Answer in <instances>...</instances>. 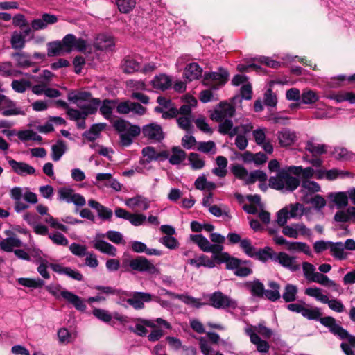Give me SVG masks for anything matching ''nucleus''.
<instances>
[{"mask_svg": "<svg viewBox=\"0 0 355 355\" xmlns=\"http://www.w3.org/2000/svg\"><path fill=\"white\" fill-rule=\"evenodd\" d=\"M321 324L329 329V331L341 340L346 339L347 343L343 342L340 348L345 355H355V336L350 334L343 327L337 324L331 316H325L320 320Z\"/></svg>", "mask_w": 355, "mask_h": 355, "instance_id": "f257e3e1", "label": "nucleus"}, {"mask_svg": "<svg viewBox=\"0 0 355 355\" xmlns=\"http://www.w3.org/2000/svg\"><path fill=\"white\" fill-rule=\"evenodd\" d=\"M300 168H295V166H286L281 168L275 176L269 178V186L275 189L284 191H293L300 185V180L296 177L291 175L297 173Z\"/></svg>", "mask_w": 355, "mask_h": 355, "instance_id": "f03ea898", "label": "nucleus"}, {"mask_svg": "<svg viewBox=\"0 0 355 355\" xmlns=\"http://www.w3.org/2000/svg\"><path fill=\"white\" fill-rule=\"evenodd\" d=\"M106 237L114 243L119 244L123 241V234L118 231L110 230L105 234L97 233L94 239L92 241L93 247L103 254L114 257L116 254V248L110 243L103 241L101 238Z\"/></svg>", "mask_w": 355, "mask_h": 355, "instance_id": "7ed1b4c3", "label": "nucleus"}, {"mask_svg": "<svg viewBox=\"0 0 355 355\" xmlns=\"http://www.w3.org/2000/svg\"><path fill=\"white\" fill-rule=\"evenodd\" d=\"M114 128L120 133V141L124 146H130L132 143L133 138L141 132L139 125L131 124L129 121L123 119L116 121Z\"/></svg>", "mask_w": 355, "mask_h": 355, "instance_id": "20e7f679", "label": "nucleus"}, {"mask_svg": "<svg viewBox=\"0 0 355 355\" xmlns=\"http://www.w3.org/2000/svg\"><path fill=\"white\" fill-rule=\"evenodd\" d=\"M304 294L321 303L327 304L329 308L336 313H343L345 311V306L340 300L336 298L329 300L320 288L315 286L307 288L304 291Z\"/></svg>", "mask_w": 355, "mask_h": 355, "instance_id": "39448f33", "label": "nucleus"}, {"mask_svg": "<svg viewBox=\"0 0 355 355\" xmlns=\"http://www.w3.org/2000/svg\"><path fill=\"white\" fill-rule=\"evenodd\" d=\"M207 297L209 304L217 309L234 310L238 306V302L236 300L219 291L208 295Z\"/></svg>", "mask_w": 355, "mask_h": 355, "instance_id": "423d86ee", "label": "nucleus"}, {"mask_svg": "<svg viewBox=\"0 0 355 355\" xmlns=\"http://www.w3.org/2000/svg\"><path fill=\"white\" fill-rule=\"evenodd\" d=\"M101 101L98 98H94L89 103H86L79 107L81 110L73 108H67V114L69 118L75 121L80 119H85L88 115L93 114L97 111Z\"/></svg>", "mask_w": 355, "mask_h": 355, "instance_id": "0eeeda50", "label": "nucleus"}, {"mask_svg": "<svg viewBox=\"0 0 355 355\" xmlns=\"http://www.w3.org/2000/svg\"><path fill=\"white\" fill-rule=\"evenodd\" d=\"M229 75L226 69L220 67L218 71L205 73L202 83L217 90L227 83Z\"/></svg>", "mask_w": 355, "mask_h": 355, "instance_id": "6e6552de", "label": "nucleus"}, {"mask_svg": "<svg viewBox=\"0 0 355 355\" xmlns=\"http://www.w3.org/2000/svg\"><path fill=\"white\" fill-rule=\"evenodd\" d=\"M129 266L133 270L148 275H158L160 273L159 269L144 257H137L131 259Z\"/></svg>", "mask_w": 355, "mask_h": 355, "instance_id": "1a4fd4ad", "label": "nucleus"}, {"mask_svg": "<svg viewBox=\"0 0 355 355\" xmlns=\"http://www.w3.org/2000/svg\"><path fill=\"white\" fill-rule=\"evenodd\" d=\"M253 128L252 123H242L239 126L233 127V122L232 120H225L222 123H220L218 130L223 135H229L232 137L237 134L245 135L250 132Z\"/></svg>", "mask_w": 355, "mask_h": 355, "instance_id": "9d476101", "label": "nucleus"}, {"mask_svg": "<svg viewBox=\"0 0 355 355\" xmlns=\"http://www.w3.org/2000/svg\"><path fill=\"white\" fill-rule=\"evenodd\" d=\"M234 113L235 107L231 103L220 102L211 114V119L222 123L225 120H231Z\"/></svg>", "mask_w": 355, "mask_h": 355, "instance_id": "9b49d317", "label": "nucleus"}, {"mask_svg": "<svg viewBox=\"0 0 355 355\" xmlns=\"http://www.w3.org/2000/svg\"><path fill=\"white\" fill-rule=\"evenodd\" d=\"M58 199L67 203H73L78 207H83L86 203L85 198L80 193H75L70 187L60 188L58 191Z\"/></svg>", "mask_w": 355, "mask_h": 355, "instance_id": "f8f14e48", "label": "nucleus"}, {"mask_svg": "<svg viewBox=\"0 0 355 355\" xmlns=\"http://www.w3.org/2000/svg\"><path fill=\"white\" fill-rule=\"evenodd\" d=\"M62 42L64 46V52L67 53H71L74 50L83 52L86 51L88 45L85 40L78 38L73 34L66 35Z\"/></svg>", "mask_w": 355, "mask_h": 355, "instance_id": "ddd939ff", "label": "nucleus"}, {"mask_svg": "<svg viewBox=\"0 0 355 355\" xmlns=\"http://www.w3.org/2000/svg\"><path fill=\"white\" fill-rule=\"evenodd\" d=\"M190 240L196 243L205 252H211L214 256L221 252L224 247L219 245H212L209 241L202 234H191Z\"/></svg>", "mask_w": 355, "mask_h": 355, "instance_id": "4468645a", "label": "nucleus"}, {"mask_svg": "<svg viewBox=\"0 0 355 355\" xmlns=\"http://www.w3.org/2000/svg\"><path fill=\"white\" fill-rule=\"evenodd\" d=\"M267 129L266 128H259L252 132V135L255 143L261 146L268 154H272L274 150L271 140L266 137Z\"/></svg>", "mask_w": 355, "mask_h": 355, "instance_id": "2eb2a0df", "label": "nucleus"}, {"mask_svg": "<svg viewBox=\"0 0 355 355\" xmlns=\"http://www.w3.org/2000/svg\"><path fill=\"white\" fill-rule=\"evenodd\" d=\"M144 137L149 140L161 141L164 138V134L160 125L150 123L145 125L141 129Z\"/></svg>", "mask_w": 355, "mask_h": 355, "instance_id": "dca6fc26", "label": "nucleus"}, {"mask_svg": "<svg viewBox=\"0 0 355 355\" xmlns=\"http://www.w3.org/2000/svg\"><path fill=\"white\" fill-rule=\"evenodd\" d=\"M274 261L279 263L291 272H295L300 269V264L297 262L295 257L290 256L286 252L277 253L274 257Z\"/></svg>", "mask_w": 355, "mask_h": 355, "instance_id": "f3484780", "label": "nucleus"}, {"mask_svg": "<svg viewBox=\"0 0 355 355\" xmlns=\"http://www.w3.org/2000/svg\"><path fill=\"white\" fill-rule=\"evenodd\" d=\"M153 300V295L149 293L134 292L132 297L127 300V302L135 309L139 310L144 308V303Z\"/></svg>", "mask_w": 355, "mask_h": 355, "instance_id": "a211bd4d", "label": "nucleus"}, {"mask_svg": "<svg viewBox=\"0 0 355 355\" xmlns=\"http://www.w3.org/2000/svg\"><path fill=\"white\" fill-rule=\"evenodd\" d=\"M277 139L281 147H288L295 144L297 139L296 133L288 128H282L277 134Z\"/></svg>", "mask_w": 355, "mask_h": 355, "instance_id": "6ab92c4d", "label": "nucleus"}, {"mask_svg": "<svg viewBox=\"0 0 355 355\" xmlns=\"http://www.w3.org/2000/svg\"><path fill=\"white\" fill-rule=\"evenodd\" d=\"M311 282L318 283L323 286L330 288L332 291L338 294L342 293L343 288L340 284L335 281L330 279L327 275L318 272L315 275V278L311 279Z\"/></svg>", "mask_w": 355, "mask_h": 355, "instance_id": "aec40b11", "label": "nucleus"}, {"mask_svg": "<svg viewBox=\"0 0 355 355\" xmlns=\"http://www.w3.org/2000/svg\"><path fill=\"white\" fill-rule=\"evenodd\" d=\"M214 259H216L217 264L223 263H226V268L229 270H236V268L241 264V260L232 257L227 252H218L217 254L214 256Z\"/></svg>", "mask_w": 355, "mask_h": 355, "instance_id": "412c9836", "label": "nucleus"}, {"mask_svg": "<svg viewBox=\"0 0 355 355\" xmlns=\"http://www.w3.org/2000/svg\"><path fill=\"white\" fill-rule=\"evenodd\" d=\"M187 263L196 268H199L202 266L213 268L216 266V259H214V254H212L211 258L205 254H201L193 259H189L187 260Z\"/></svg>", "mask_w": 355, "mask_h": 355, "instance_id": "4be33fe9", "label": "nucleus"}, {"mask_svg": "<svg viewBox=\"0 0 355 355\" xmlns=\"http://www.w3.org/2000/svg\"><path fill=\"white\" fill-rule=\"evenodd\" d=\"M62 297L78 311H85L87 309L85 300L71 291H63Z\"/></svg>", "mask_w": 355, "mask_h": 355, "instance_id": "5701e85b", "label": "nucleus"}, {"mask_svg": "<svg viewBox=\"0 0 355 355\" xmlns=\"http://www.w3.org/2000/svg\"><path fill=\"white\" fill-rule=\"evenodd\" d=\"M51 268L60 275H65L77 281H82L83 279V275L79 271L73 270L70 267H65L58 263H52L51 264Z\"/></svg>", "mask_w": 355, "mask_h": 355, "instance_id": "b1692460", "label": "nucleus"}, {"mask_svg": "<svg viewBox=\"0 0 355 355\" xmlns=\"http://www.w3.org/2000/svg\"><path fill=\"white\" fill-rule=\"evenodd\" d=\"M11 57L15 60L17 67L27 69L34 64L31 55L25 51H20L13 53Z\"/></svg>", "mask_w": 355, "mask_h": 355, "instance_id": "393cba45", "label": "nucleus"}, {"mask_svg": "<svg viewBox=\"0 0 355 355\" xmlns=\"http://www.w3.org/2000/svg\"><path fill=\"white\" fill-rule=\"evenodd\" d=\"M6 234L9 237L6 238L0 241V249L5 252H12L15 248L21 247L22 242L16 236H11L12 232L9 230L5 232Z\"/></svg>", "mask_w": 355, "mask_h": 355, "instance_id": "a878e982", "label": "nucleus"}, {"mask_svg": "<svg viewBox=\"0 0 355 355\" xmlns=\"http://www.w3.org/2000/svg\"><path fill=\"white\" fill-rule=\"evenodd\" d=\"M114 45V37L106 34L98 35L94 42L95 48L101 51H112Z\"/></svg>", "mask_w": 355, "mask_h": 355, "instance_id": "bb28decb", "label": "nucleus"}, {"mask_svg": "<svg viewBox=\"0 0 355 355\" xmlns=\"http://www.w3.org/2000/svg\"><path fill=\"white\" fill-rule=\"evenodd\" d=\"M8 163L13 171L21 176L33 175L35 173V168L25 162H17L14 159H10L8 161Z\"/></svg>", "mask_w": 355, "mask_h": 355, "instance_id": "cd10ccee", "label": "nucleus"}, {"mask_svg": "<svg viewBox=\"0 0 355 355\" xmlns=\"http://www.w3.org/2000/svg\"><path fill=\"white\" fill-rule=\"evenodd\" d=\"M202 67L196 62L187 64L184 71V77L189 82L199 79L202 76Z\"/></svg>", "mask_w": 355, "mask_h": 355, "instance_id": "c85d7f7f", "label": "nucleus"}, {"mask_svg": "<svg viewBox=\"0 0 355 355\" xmlns=\"http://www.w3.org/2000/svg\"><path fill=\"white\" fill-rule=\"evenodd\" d=\"M88 205L91 208L96 210L98 216L101 219L106 220L112 218L113 215L112 211L108 207L102 205L98 202L91 199L88 201Z\"/></svg>", "mask_w": 355, "mask_h": 355, "instance_id": "c756f323", "label": "nucleus"}, {"mask_svg": "<svg viewBox=\"0 0 355 355\" xmlns=\"http://www.w3.org/2000/svg\"><path fill=\"white\" fill-rule=\"evenodd\" d=\"M334 220L338 223L352 221L355 223V207H349L346 209L336 211L334 215Z\"/></svg>", "mask_w": 355, "mask_h": 355, "instance_id": "7c9ffc66", "label": "nucleus"}, {"mask_svg": "<svg viewBox=\"0 0 355 355\" xmlns=\"http://www.w3.org/2000/svg\"><path fill=\"white\" fill-rule=\"evenodd\" d=\"M1 114L4 116L25 115V112L17 106L16 103L7 98L3 108Z\"/></svg>", "mask_w": 355, "mask_h": 355, "instance_id": "2f4dec72", "label": "nucleus"}, {"mask_svg": "<svg viewBox=\"0 0 355 355\" xmlns=\"http://www.w3.org/2000/svg\"><path fill=\"white\" fill-rule=\"evenodd\" d=\"M125 204L131 209L138 208L141 210H146L150 207L148 199L141 196L127 199Z\"/></svg>", "mask_w": 355, "mask_h": 355, "instance_id": "473e14b6", "label": "nucleus"}, {"mask_svg": "<svg viewBox=\"0 0 355 355\" xmlns=\"http://www.w3.org/2000/svg\"><path fill=\"white\" fill-rule=\"evenodd\" d=\"M247 335L250 337V342L256 346L258 352L261 353L268 352L270 346L267 341L262 340L258 334L252 333L250 329L247 331Z\"/></svg>", "mask_w": 355, "mask_h": 355, "instance_id": "72a5a7b5", "label": "nucleus"}, {"mask_svg": "<svg viewBox=\"0 0 355 355\" xmlns=\"http://www.w3.org/2000/svg\"><path fill=\"white\" fill-rule=\"evenodd\" d=\"M268 289H265L264 297L271 302H276L281 297L280 285L274 281H270L268 284Z\"/></svg>", "mask_w": 355, "mask_h": 355, "instance_id": "f704fd0d", "label": "nucleus"}, {"mask_svg": "<svg viewBox=\"0 0 355 355\" xmlns=\"http://www.w3.org/2000/svg\"><path fill=\"white\" fill-rule=\"evenodd\" d=\"M151 83L155 89L164 91L171 86L172 81L168 76L159 74L152 80Z\"/></svg>", "mask_w": 355, "mask_h": 355, "instance_id": "c9c22d12", "label": "nucleus"}, {"mask_svg": "<svg viewBox=\"0 0 355 355\" xmlns=\"http://www.w3.org/2000/svg\"><path fill=\"white\" fill-rule=\"evenodd\" d=\"M68 99L69 101L76 103L78 107H80L84 103H89L94 98H92L89 92H81L78 93H69Z\"/></svg>", "mask_w": 355, "mask_h": 355, "instance_id": "e433bc0d", "label": "nucleus"}, {"mask_svg": "<svg viewBox=\"0 0 355 355\" xmlns=\"http://www.w3.org/2000/svg\"><path fill=\"white\" fill-rule=\"evenodd\" d=\"M249 329L254 334H260L264 338H269L272 335V331L271 329L266 327L263 322H260L257 325H248L245 328V332L247 334V331Z\"/></svg>", "mask_w": 355, "mask_h": 355, "instance_id": "4c0bfd02", "label": "nucleus"}, {"mask_svg": "<svg viewBox=\"0 0 355 355\" xmlns=\"http://www.w3.org/2000/svg\"><path fill=\"white\" fill-rule=\"evenodd\" d=\"M105 123L94 124L83 133V137L89 141H94L100 137L101 132L105 128Z\"/></svg>", "mask_w": 355, "mask_h": 355, "instance_id": "58836bf2", "label": "nucleus"}, {"mask_svg": "<svg viewBox=\"0 0 355 355\" xmlns=\"http://www.w3.org/2000/svg\"><path fill=\"white\" fill-rule=\"evenodd\" d=\"M246 287L253 296L263 297L265 295L264 285L259 280L255 279L246 284Z\"/></svg>", "mask_w": 355, "mask_h": 355, "instance_id": "ea45409f", "label": "nucleus"}, {"mask_svg": "<svg viewBox=\"0 0 355 355\" xmlns=\"http://www.w3.org/2000/svg\"><path fill=\"white\" fill-rule=\"evenodd\" d=\"M305 149L311 153L313 156H318L326 153L327 146L318 144L311 139L306 142Z\"/></svg>", "mask_w": 355, "mask_h": 355, "instance_id": "a19ab883", "label": "nucleus"}, {"mask_svg": "<svg viewBox=\"0 0 355 355\" xmlns=\"http://www.w3.org/2000/svg\"><path fill=\"white\" fill-rule=\"evenodd\" d=\"M217 167L212 169V173L219 177L224 178L227 173V159L223 156H218L216 159Z\"/></svg>", "mask_w": 355, "mask_h": 355, "instance_id": "79ce46f5", "label": "nucleus"}, {"mask_svg": "<svg viewBox=\"0 0 355 355\" xmlns=\"http://www.w3.org/2000/svg\"><path fill=\"white\" fill-rule=\"evenodd\" d=\"M298 289L295 285L287 284L281 295L285 302H292L296 300Z\"/></svg>", "mask_w": 355, "mask_h": 355, "instance_id": "37998d69", "label": "nucleus"}, {"mask_svg": "<svg viewBox=\"0 0 355 355\" xmlns=\"http://www.w3.org/2000/svg\"><path fill=\"white\" fill-rule=\"evenodd\" d=\"M67 146L62 140H58L55 144L51 146V157L54 162H58L65 153Z\"/></svg>", "mask_w": 355, "mask_h": 355, "instance_id": "c03bdc74", "label": "nucleus"}, {"mask_svg": "<svg viewBox=\"0 0 355 355\" xmlns=\"http://www.w3.org/2000/svg\"><path fill=\"white\" fill-rule=\"evenodd\" d=\"M329 250L331 254L337 259L343 260L347 257V254L344 251V245L342 242H331Z\"/></svg>", "mask_w": 355, "mask_h": 355, "instance_id": "a18cd8bd", "label": "nucleus"}, {"mask_svg": "<svg viewBox=\"0 0 355 355\" xmlns=\"http://www.w3.org/2000/svg\"><path fill=\"white\" fill-rule=\"evenodd\" d=\"M291 218H300L304 214V206L299 202L290 204L285 207Z\"/></svg>", "mask_w": 355, "mask_h": 355, "instance_id": "49530a36", "label": "nucleus"}, {"mask_svg": "<svg viewBox=\"0 0 355 355\" xmlns=\"http://www.w3.org/2000/svg\"><path fill=\"white\" fill-rule=\"evenodd\" d=\"M116 101L115 100H104L98 107L101 114L106 119H110L112 116L113 108L115 107Z\"/></svg>", "mask_w": 355, "mask_h": 355, "instance_id": "de8ad7c7", "label": "nucleus"}, {"mask_svg": "<svg viewBox=\"0 0 355 355\" xmlns=\"http://www.w3.org/2000/svg\"><path fill=\"white\" fill-rule=\"evenodd\" d=\"M121 67L123 71L126 73H132L138 71L141 68L139 62L130 57H127L123 60Z\"/></svg>", "mask_w": 355, "mask_h": 355, "instance_id": "09e8293b", "label": "nucleus"}, {"mask_svg": "<svg viewBox=\"0 0 355 355\" xmlns=\"http://www.w3.org/2000/svg\"><path fill=\"white\" fill-rule=\"evenodd\" d=\"M186 158L185 152L180 147L172 148V155L169 156V163L172 165H178L182 163Z\"/></svg>", "mask_w": 355, "mask_h": 355, "instance_id": "8fccbe9b", "label": "nucleus"}, {"mask_svg": "<svg viewBox=\"0 0 355 355\" xmlns=\"http://www.w3.org/2000/svg\"><path fill=\"white\" fill-rule=\"evenodd\" d=\"M64 52V46L62 41H55L48 43L47 55L49 57L60 55Z\"/></svg>", "mask_w": 355, "mask_h": 355, "instance_id": "3c124183", "label": "nucleus"}, {"mask_svg": "<svg viewBox=\"0 0 355 355\" xmlns=\"http://www.w3.org/2000/svg\"><path fill=\"white\" fill-rule=\"evenodd\" d=\"M10 44L14 49H22L26 44L24 34L17 31L13 32L10 38Z\"/></svg>", "mask_w": 355, "mask_h": 355, "instance_id": "603ef678", "label": "nucleus"}, {"mask_svg": "<svg viewBox=\"0 0 355 355\" xmlns=\"http://www.w3.org/2000/svg\"><path fill=\"white\" fill-rule=\"evenodd\" d=\"M17 282L23 286L32 288H41L44 284V281L40 278L31 279L21 277L17 279Z\"/></svg>", "mask_w": 355, "mask_h": 355, "instance_id": "864d4df0", "label": "nucleus"}, {"mask_svg": "<svg viewBox=\"0 0 355 355\" xmlns=\"http://www.w3.org/2000/svg\"><path fill=\"white\" fill-rule=\"evenodd\" d=\"M277 252H275L271 248L266 247L262 250H256V254L254 258H256L261 261H266L268 259H271L274 261V257L276 255Z\"/></svg>", "mask_w": 355, "mask_h": 355, "instance_id": "5fc2aeb1", "label": "nucleus"}, {"mask_svg": "<svg viewBox=\"0 0 355 355\" xmlns=\"http://www.w3.org/2000/svg\"><path fill=\"white\" fill-rule=\"evenodd\" d=\"M302 315L310 320H319L322 318V313L318 307L308 308L304 306Z\"/></svg>", "mask_w": 355, "mask_h": 355, "instance_id": "6e6d98bb", "label": "nucleus"}, {"mask_svg": "<svg viewBox=\"0 0 355 355\" xmlns=\"http://www.w3.org/2000/svg\"><path fill=\"white\" fill-rule=\"evenodd\" d=\"M346 80H347L348 82H354L355 73L349 77H346L344 75H339L338 76L333 77L329 82V86L333 88L338 87L342 86L344 82H345Z\"/></svg>", "mask_w": 355, "mask_h": 355, "instance_id": "4d7b16f0", "label": "nucleus"}, {"mask_svg": "<svg viewBox=\"0 0 355 355\" xmlns=\"http://www.w3.org/2000/svg\"><path fill=\"white\" fill-rule=\"evenodd\" d=\"M232 172L237 178L243 180L246 184H248L250 173L243 166L239 164L233 166Z\"/></svg>", "mask_w": 355, "mask_h": 355, "instance_id": "13d9d810", "label": "nucleus"}, {"mask_svg": "<svg viewBox=\"0 0 355 355\" xmlns=\"http://www.w3.org/2000/svg\"><path fill=\"white\" fill-rule=\"evenodd\" d=\"M188 159L193 170L202 169L205 165V160L196 153H191Z\"/></svg>", "mask_w": 355, "mask_h": 355, "instance_id": "bf43d9fd", "label": "nucleus"}, {"mask_svg": "<svg viewBox=\"0 0 355 355\" xmlns=\"http://www.w3.org/2000/svg\"><path fill=\"white\" fill-rule=\"evenodd\" d=\"M31 86L30 81L25 79L14 80L11 83L12 89L17 93H24Z\"/></svg>", "mask_w": 355, "mask_h": 355, "instance_id": "052dcab7", "label": "nucleus"}, {"mask_svg": "<svg viewBox=\"0 0 355 355\" xmlns=\"http://www.w3.org/2000/svg\"><path fill=\"white\" fill-rule=\"evenodd\" d=\"M0 74L3 76H12L21 74V72L14 69L11 62H6L0 63Z\"/></svg>", "mask_w": 355, "mask_h": 355, "instance_id": "680f3d73", "label": "nucleus"}, {"mask_svg": "<svg viewBox=\"0 0 355 355\" xmlns=\"http://www.w3.org/2000/svg\"><path fill=\"white\" fill-rule=\"evenodd\" d=\"M304 104H313L318 101L319 96L311 89H304L300 96Z\"/></svg>", "mask_w": 355, "mask_h": 355, "instance_id": "e2e57ef3", "label": "nucleus"}, {"mask_svg": "<svg viewBox=\"0 0 355 355\" xmlns=\"http://www.w3.org/2000/svg\"><path fill=\"white\" fill-rule=\"evenodd\" d=\"M288 250L295 252H302L307 255L311 253L310 247L304 242H291L290 241Z\"/></svg>", "mask_w": 355, "mask_h": 355, "instance_id": "0e129e2a", "label": "nucleus"}, {"mask_svg": "<svg viewBox=\"0 0 355 355\" xmlns=\"http://www.w3.org/2000/svg\"><path fill=\"white\" fill-rule=\"evenodd\" d=\"M193 121L192 116H180L177 119L178 126L187 132L191 131Z\"/></svg>", "mask_w": 355, "mask_h": 355, "instance_id": "69168bd1", "label": "nucleus"}, {"mask_svg": "<svg viewBox=\"0 0 355 355\" xmlns=\"http://www.w3.org/2000/svg\"><path fill=\"white\" fill-rule=\"evenodd\" d=\"M302 270L304 277L309 282H311V279H313L315 275L318 273V272L315 271V266L309 262H304L302 263Z\"/></svg>", "mask_w": 355, "mask_h": 355, "instance_id": "338daca9", "label": "nucleus"}, {"mask_svg": "<svg viewBox=\"0 0 355 355\" xmlns=\"http://www.w3.org/2000/svg\"><path fill=\"white\" fill-rule=\"evenodd\" d=\"M135 0H116V5L122 13H128L135 6Z\"/></svg>", "mask_w": 355, "mask_h": 355, "instance_id": "774afa93", "label": "nucleus"}]
</instances>
